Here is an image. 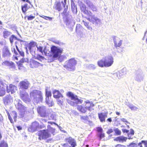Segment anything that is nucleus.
I'll list each match as a JSON object with an SVG mask.
<instances>
[{
	"label": "nucleus",
	"mask_w": 147,
	"mask_h": 147,
	"mask_svg": "<svg viewBox=\"0 0 147 147\" xmlns=\"http://www.w3.org/2000/svg\"><path fill=\"white\" fill-rule=\"evenodd\" d=\"M88 10L85 5H82L80 7L82 12V16L83 18L87 19L89 22L93 24L97 25L100 23V20L97 17H95L94 15L90 11H92L93 12H97V10L96 7L93 4L89 7Z\"/></svg>",
	"instance_id": "f257e3e1"
},
{
	"label": "nucleus",
	"mask_w": 147,
	"mask_h": 147,
	"mask_svg": "<svg viewBox=\"0 0 147 147\" xmlns=\"http://www.w3.org/2000/svg\"><path fill=\"white\" fill-rule=\"evenodd\" d=\"M67 96L69 98H70L71 100L69 99L66 100L67 103L72 106H75L76 105L78 104H82L83 100L80 99H79L78 96L74 94L73 93L71 92H68L66 94Z\"/></svg>",
	"instance_id": "f03ea898"
},
{
	"label": "nucleus",
	"mask_w": 147,
	"mask_h": 147,
	"mask_svg": "<svg viewBox=\"0 0 147 147\" xmlns=\"http://www.w3.org/2000/svg\"><path fill=\"white\" fill-rule=\"evenodd\" d=\"M113 59L111 56L106 57L104 59H101L97 62L98 65L100 67H108L111 66L113 63Z\"/></svg>",
	"instance_id": "7ed1b4c3"
},
{
	"label": "nucleus",
	"mask_w": 147,
	"mask_h": 147,
	"mask_svg": "<svg viewBox=\"0 0 147 147\" xmlns=\"http://www.w3.org/2000/svg\"><path fill=\"white\" fill-rule=\"evenodd\" d=\"M31 98L35 102H42L43 100V94L41 91L34 90L30 93Z\"/></svg>",
	"instance_id": "20e7f679"
},
{
	"label": "nucleus",
	"mask_w": 147,
	"mask_h": 147,
	"mask_svg": "<svg viewBox=\"0 0 147 147\" xmlns=\"http://www.w3.org/2000/svg\"><path fill=\"white\" fill-rule=\"evenodd\" d=\"M85 103L86 104H89L90 106L87 107L83 106L81 105H77L76 108L80 112L83 113H86L88 109L89 111L93 110L92 107L94 106V105L92 102L88 101V102H86Z\"/></svg>",
	"instance_id": "39448f33"
},
{
	"label": "nucleus",
	"mask_w": 147,
	"mask_h": 147,
	"mask_svg": "<svg viewBox=\"0 0 147 147\" xmlns=\"http://www.w3.org/2000/svg\"><path fill=\"white\" fill-rule=\"evenodd\" d=\"M16 107L17 109L19 111L21 117H24L28 112L27 107L22 104V102L20 100L18 101Z\"/></svg>",
	"instance_id": "423d86ee"
},
{
	"label": "nucleus",
	"mask_w": 147,
	"mask_h": 147,
	"mask_svg": "<svg viewBox=\"0 0 147 147\" xmlns=\"http://www.w3.org/2000/svg\"><path fill=\"white\" fill-rule=\"evenodd\" d=\"M39 140H46L51 137V134L47 129H43L37 132Z\"/></svg>",
	"instance_id": "0eeeda50"
},
{
	"label": "nucleus",
	"mask_w": 147,
	"mask_h": 147,
	"mask_svg": "<svg viewBox=\"0 0 147 147\" xmlns=\"http://www.w3.org/2000/svg\"><path fill=\"white\" fill-rule=\"evenodd\" d=\"M77 63V61L74 58H71L68 60V64L64 65L63 67L69 71H73L75 70V66Z\"/></svg>",
	"instance_id": "6e6552de"
},
{
	"label": "nucleus",
	"mask_w": 147,
	"mask_h": 147,
	"mask_svg": "<svg viewBox=\"0 0 147 147\" xmlns=\"http://www.w3.org/2000/svg\"><path fill=\"white\" fill-rule=\"evenodd\" d=\"M51 49V51L54 58H59L63 51L62 49L59 48L55 46H52Z\"/></svg>",
	"instance_id": "1a4fd4ad"
},
{
	"label": "nucleus",
	"mask_w": 147,
	"mask_h": 147,
	"mask_svg": "<svg viewBox=\"0 0 147 147\" xmlns=\"http://www.w3.org/2000/svg\"><path fill=\"white\" fill-rule=\"evenodd\" d=\"M37 111L39 115L42 117H45L48 115L46 107L42 106H38L37 108Z\"/></svg>",
	"instance_id": "9d476101"
},
{
	"label": "nucleus",
	"mask_w": 147,
	"mask_h": 147,
	"mask_svg": "<svg viewBox=\"0 0 147 147\" xmlns=\"http://www.w3.org/2000/svg\"><path fill=\"white\" fill-rule=\"evenodd\" d=\"M7 113L8 118L11 123H13L14 122L16 121L17 113L16 111H12L10 113L7 111Z\"/></svg>",
	"instance_id": "9b49d317"
},
{
	"label": "nucleus",
	"mask_w": 147,
	"mask_h": 147,
	"mask_svg": "<svg viewBox=\"0 0 147 147\" xmlns=\"http://www.w3.org/2000/svg\"><path fill=\"white\" fill-rule=\"evenodd\" d=\"M20 95L21 99L25 103H28L30 102V98L26 92L21 91L20 93Z\"/></svg>",
	"instance_id": "f8f14e48"
},
{
	"label": "nucleus",
	"mask_w": 147,
	"mask_h": 147,
	"mask_svg": "<svg viewBox=\"0 0 147 147\" xmlns=\"http://www.w3.org/2000/svg\"><path fill=\"white\" fill-rule=\"evenodd\" d=\"M30 84L27 80L22 81L19 83L20 88L23 90H27L30 87Z\"/></svg>",
	"instance_id": "ddd939ff"
},
{
	"label": "nucleus",
	"mask_w": 147,
	"mask_h": 147,
	"mask_svg": "<svg viewBox=\"0 0 147 147\" xmlns=\"http://www.w3.org/2000/svg\"><path fill=\"white\" fill-rule=\"evenodd\" d=\"M61 3L62 4L64 8L61 14L64 17L67 16L69 15L70 10H68V5H67L65 7L67 4V0H63V1H62Z\"/></svg>",
	"instance_id": "4468645a"
},
{
	"label": "nucleus",
	"mask_w": 147,
	"mask_h": 147,
	"mask_svg": "<svg viewBox=\"0 0 147 147\" xmlns=\"http://www.w3.org/2000/svg\"><path fill=\"white\" fill-rule=\"evenodd\" d=\"M11 55L10 51L8 47H5L2 50V56L4 58H9Z\"/></svg>",
	"instance_id": "2eb2a0df"
},
{
	"label": "nucleus",
	"mask_w": 147,
	"mask_h": 147,
	"mask_svg": "<svg viewBox=\"0 0 147 147\" xmlns=\"http://www.w3.org/2000/svg\"><path fill=\"white\" fill-rule=\"evenodd\" d=\"M6 90L7 93L11 92V94L15 93L17 90V87L12 84H9V86L6 84Z\"/></svg>",
	"instance_id": "dca6fc26"
},
{
	"label": "nucleus",
	"mask_w": 147,
	"mask_h": 147,
	"mask_svg": "<svg viewBox=\"0 0 147 147\" xmlns=\"http://www.w3.org/2000/svg\"><path fill=\"white\" fill-rule=\"evenodd\" d=\"M6 84L0 80V96H3L6 94Z\"/></svg>",
	"instance_id": "f3484780"
},
{
	"label": "nucleus",
	"mask_w": 147,
	"mask_h": 147,
	"mask_svg": "<svg viewBox=\"0 0 147 147\" xmlns=\"http://www.w3.org/2000/svg\"><path fill=\"white\" fill-rule=\"evenodd\" d=\"M43 65L33 59H31L30 61V66L32 68H37L40 66H42Z\"/></svg>",
	"instance_id": "a211bd4d"
},
{
	"label": "nucleus",
	"mask_w": 147,
	"mask_h": 147,
	"mask_svg": "<svg viewBox=\"0 0 147 147\" xmlns=\"http://www.w3.org/2000/svg\"><path fill=\"white\" fill-rule=\"evenodd\" d=\"M12 98L10 94L6 95L3 98V102L5 105H8L12 102Z\"/></svg>",
	"instance_id": "6ab92c4d"
},
{
	"label": "nucleus",
	"mask_w": 147,
	"mask_h": 147,
	"mask_svg": "<svg viewBox=\"0 0 147 147\" xmlns=\"http://www.w3.org/2000/svg\"><path fill=\"white\" fill-rule=\"evenodd\" d=\"M3 66H7L9 67L10 69H15L16 68V66L14 63L12 62H9L7 60H5L2 63Z\"/></svg>",
	"instance_id": "aec40b11"
},
{
	"label": "nucleus",
	"mask_w": 147,
	"mask_h": 147,
	"mask_svg": "<svg viewBox=\"0 0 147 147\" xmlns=\"http://www.w3.org/2000/svg\"><path fill=\"white\" fill-rule=\"evenodd\" d=\"M97 131L98 132L97 136L101 140L102 138L105 137V134L103 132V129L101 127H98L96 128Z\"/></svg>",
	"instance_id": "412c9836"
},
{
	"label": "nucleus",
	"mask_w": 147,
	"mask_h": 147,
	"mask_svg": "<svg viewBox=\"0 0 147 147\" xmlns=\"http://www.w3.org/2000/svg\"><path fill=\"white\" fill-rule=\"evenodd\" d=\"M98 116L100 121L101 122H105V118L107 117V113H98Z\"/></svg>",
	"instance_id": "4be33fe9"
},
{
	"label": "nucleus",
	"mask_w": 147,
	"mask_h": 147,
	"mask_svg": "<svg viewBox=\"0 0 147 147\" xmlns=\"http://www.w3.org/2000/svg\"><path fill=\"white\" fill-rule=\"evenodd\" d=\"M31 125L35 129H36V131L38 129H41L45 127L46 126V125L43 124H42L40 125L39 123L36 121L33 122Z\"/></svg>",
	"instance_id": "5701e85b"
},
{
	"label": "nucleus",
	"mask_w": 147,
	"mask_h": 147,
	"mask_svg": "<svg viewBox=\"0 0 147 147\" xmlns=\"http://www.w3.org/2000/svg\"><path fill=\"white\" fill-rule=\"evenodd\" d=\"M31 125L35 129H36V131L38 129H41L45 127L46 126V125L43 124H42L40 125L39 123L36 121L33 122Z\"/></svg>",
	"instance_id": "b1692460"
},
{
	"label": "nucleus",
	"mask_w": 147,
	"mask_h": 147,
	"mask_svg": "<svg viewBox=\"0 0 147 147\" xmlns=\"http://www.w3.org/2000/svg\"><path fill=\"white\" fill-rule=\"evenodd\" d=\"M65 142L69 143L72 147H75L76 145V143L75 140L71 137H69L66 138Z\"/></svg>",
	"instance_id": "393cba45"
},
{
	"label": "nucleus",
	"mask_w": 147,
	"mask_h": 147,
	"mask_svg": "<svg viewBox=\"0 0 147 147\" xmlns=\"http://www.w3.org/2000/svg\"><path fill=\"white\" fill-rule=\"evenodd\" d=\"M53 97L55 98H59L63 97L62 94L59 91L57 90H54L53 92Z\"/></svg>",
	"instance_id": "a878e982"
},
{
	"label": "nucleus",
	"mask_w": 147,
	"mask_h": 147,
	"mask_svg": "<svg viewBox=\"0 0 147 147\" xmlns=\"http://www.w3.org/2000/svg\"><path fill=\"white\" fill-rule=\"evenodd\" d=\"M53 8L56 10L60 11L62 9L61 4L60 2L57 1L55 3Z\"/></svg>",
	"instance_id": "bb28decb"
},
{
	"label": "nucleus",
	"mask_w": 147,
	"mask_h": 147,
	"mask_svg": "<svg viewBox=\"0 0 147 147\" xmlns=\"http://www.w3.org/2000/svg\"><path fill=\"white\" fill-rule=\"evenodd\" d=\"M127 139V138L123 136L117 137L114 139V140L115 141L119 142H125Z\"/></svg>",
	"instance_id": "cd10ccee"
},
{
	"label": "nucleus",
	"mask_w": 147,
	"mask_h": 147,
	"mask_svg": "<svg viewBox=\"0 0 147 147\" xmlns=\"http://www.w3.org/2000/svg\"><path fill=\"white\" fill-rule=\"evenodd\" d=\"M36 45V43L34 41L30 42L27 45V47L30 51L32 50L33 47Z\"/></svg>",
	"instance_id": "c85d7f7f"
},
{
	"label": "nucleus",
	"mask_w": 147,
	"mask_h": 147,
	"mask_svg": "<svg viewBox=\"0 0 147 147\" xmlns=\"http://www.w3.org/2000/svg\"><path fill=\"white\" fill-rule=\"evenodd\" d=\"M30 8L31 7L27 3L21 6L22 11L24 14H25L26 11Z\"/></svg>",
	"instance_id": "c756f323"
},
{
	"label": "nucleus",
	"mask_w": 147,
	"mask_h": 147,
	"mask_svg": "<svg viewBox=\"0 0 147 147\" xmlns=\"http://www.w3.org/2000/svg\"><path fill=\"white\" fill-rule=\"evenodd\" d=\"M45 102L49 107H52L54 105L53 100L51 98H46Z\"/></svg>",
	"instance_id": "7c9ffc66"
},
{
	"label": "nucleus",
	"mask_w": 147,
	"mask_h": 147,
	"mask_svg": "<svg viewBox=\"0 0 147 147\" xmlns=\"http://www.w3.org/2000/svg\"><path fill=\"white\" fill-rule=\"evenodd\" d=\"M83 28L80 24L77 25L76 28V32L77 34H80L82 33Z\"/></svg>",
	"instance_id": "2f4dec72"
},
{
	"label": "nucleus",
	"mask_w": 147,
	"mask_h": 147,
	"mask_svg": "<svg viewBox=\"0 0 147 147\" xmlns=\"http://www.w3.org/2000/svg\"><path fill=\"white\" fill-rule=\"evenodd\" d=\"M71 9L72 12L74 13H76L77 12L76 6L75 4L74 1H71Z\"/></svg>",
	"instance_id": "473e14b6"
},
{
	"label": "nucleus",
	"mask_w": 147,
	"mask_h": 147,
	"mask_svg": "<svg viewBox=\"0 0 147 147\" xmlns=\"http://www.w3.org/2000/svg\"><path fill=\"white\" fill-rule=\"evenodd\" d=\"M37 48V51H38L39 52L41 53L42 54L43 53H44L45 55H46L47 53V51H46V48H45L43 50V47L41 46H36Z\"/></svg>",
	"instance_id": "72a5a7b5"
},
{
	"label": "nucleus",
	"mask_w": 147,
	"mask_h": 147,
	"mask_svg": "<svg viewBox=\"0 0 147 147\" xmlns=\"http://www.w3.org/2000/svg\"><path fill=\"white\" fill-rule=\"evenodd\" d=\"M114 46L116 48L120 47L122 44V40H120L117 41V40H115L114 41Z\"/></svg>",
	"instance_id": "f704fd0d"
},
{
	"label": "nucleus",
	"mask_w": 147,
	"mask_h": 147,
	"mask_svg": "<svg viewBox=\"0 0 147 147\" xmlns=\"http://www.w3.org/2000/svg\"><path fill=\"white\" fill-rule=\"evenodd\" d=\"M11 33L7 31H5L3 32V36L5 38H8L11 34Z\"/></svg>",
	"instance_id": "c9c22d12"
},
{
	"label": "nucleus",
	"mask_w": 147,
	"mask_h": 147,
	"mask_svg": "<svg viewBox=\"0 0 147 147\" xmlns=\"http://www.w3.org/2000/svg\"><path fill=\"white\" fill-rule=\"evenodd\" d=\"M0 147H8V145L5 141L2 140L0 142Z\"/></svg>",
	"instance_id": "e433bc0d"
},
{
	"label": "nucleus",
	"mask_w": 147,
	"mask_h": 147,
	"mask_svg": "<svg viewBox=\"0 0 147 147\" xmlns=\"http://www.w3.org/2000/svg\"><path fill=\"white\" fill-rule=\"evenodd\" d=\"M18 42H15L16 47V48L17 50L19 52L20 55L21 56H22V57H24V52L23 51H20V50L19 49L18 47V45H17V44H18Z\"/></svg>",
	"instance_id": "4c0bfd02"
},
{
	"label": "nucleus",
	"mask_w": 147,
	"mask_h": 147,
	"mask_svg": "<svg viewBox=\"0 0 147 147\" xmlns=\"http://www.w3.org/2000/svg\"><path fill=\"white\" fill-rule=\"evenodd\" d=\"M35 15L32 16V15H30L29 16H25L24 17V18L25 19L27 18L28 20H31L34 19L35 18Z\"/></svg>",
	"instance_id": "58836bf2"
},
{
	"label": "nucleus",
	"mask_w": 147,
	"mask_h": 147,
	"mask_svg": "<svg viewBox=\"0 0 147 147\" xmlns=\"http://www.w3.org/2000/svg\"><path fill=\"white\" fill-rule=\"evenodd\" d=\"M82 22H83L84 25L87 27V28L88 29L90 30H92V28L89 25V23L88 22H86L84 20H83Z\"/></svg>",
	"instance_id": "ea45409f"
},
{
	"label": "nucleus",
	"mask_w": 147,
	"mask_h": 147,
	"mask_svg": "<svg viewBox=\"0 0 147 147\" xmlns=\"http://www.w3.org/2000/svg\"><path fill=\"white\" fill-rule=\"evenodd\" d=\"M45 58L40 55L39 54H37L36 56L35 57L36 59H38L39 61H41L42 60H43Z\"/></svg>",
	"instance_id": "a19ab883"
},
{
	"label": "nucleus",
	"mask_w": 147,
	"mask_h": 147,
	"mask_svg": "<svg viewBox=\"0 0 147 147\" xmlns=\"http://www.w3.org/2000/svg\"><path fill=\"white\" fill-rule=\"evenodd\" d=\"M17 39V38L14 35H12L9 38V40L11 43L12 44L13 42V40H14Z\"/></svg>",
	"instance_id": "79ce46f5"
},
{
	"label": "nucleus",
	"mask_w": 147,
	"mask_h": 147,
	"mask_svg": "<svg viewBox=\"0 0 147 147\" xmlns=\"http://www.w3.org/2000/svg\"><path fill=\"white\" fill-rule=\"evenodd\" d=\"M46 98H51V92L50 91L47 90L46 91Z\"/></svg>",
	"instance_id": "37998d69"
},
{
	"label": "nucleus",
	"mask_w": 147,
	"mask_h": 147,
	"mask_svg": "<svg viewBox=\"0 0 147 147\" xmlns=\"http://www.w3.org/2000/svg\"><path fill=\"white\" fill-rule=\"evenodd\" d=\"M28 131L31 132H33L36 131L34 127L31 125L28 128Z\"/></svg>",
	"instance_id": "c03bdc74"
},
{
	"label": "nucleus",
	"mask_w": 147,
	"mask_h": 147,
	"mask_svg": "<svg viewBox=\"0 0 147 147\" xmlns=\"http://www.w3.org/2000/svg\"><path fill=\"white\" fill-rule=\"evenodd\" d=\"M114 131H115V133L117 135H119L121 134V131L117 128L114 129Z\"/></svg>",
	"instance_id": "a18cd8bd"
},
{
	"label": "nucleus",
	"mask_w": 147,
	"mask_h": 147,
	"mask_svg": "<svg viewBox=\"0 0 147 147\" xmlns=\"http://www.w3.org/2000/svg\"><path fill=\"white\" fill-rule=\"evenodd\" d=\"M80 119L82 120L87 121L88 120V117L87 116H82L81 117Z\"/></svg>",
	"instance_id": "49530a36"
},
{
	"label": "nucleus",
	"mask_w": 147,
	"mask_h": 147,
	"mask_svg": "<svg viewBox=\"0 0 147 147\" xmlns=\"http://www.w3.org/2000/svg\"><path fill=\"white\" fill-rule=\"evenodd\" d=\"M85 2L88 5L89 7L92 4H93L89 0H86Z\"/></svg>",
	"instance_id": "de8ad7c7"
},
{
	"label": "nucleus",
	"mask_w": 147,
	"mask_h": 147,
	"mask_svg": "<svg viewBox=\"0 0 147 147\" xmlns=\"http://www.w3.org/2000/svg\"><path fill=\"white\" fill-rule=\"evenodd\" d=\"M40 17L46 20L49 19V20H51L52 19V18L44 16H41Z\"/></svg>",
	"instance_id": "09e8293b"
},
{
	"label": "nucleus",
	"mask_w": 147,
	"mask_h": 147,
	"mask_svg": "<svg viewBox=\"0 0 147 147\" xmlns=\"http://www.w3.org/2000/svg\"><path fill=\"white\" fill-rule=\"evenodd\" d=\"M47 127L49 129V131H52V133H53L55 131V129L51 127L50 125H48Z\"/></svg>",
	"instance_id": "8fccbe9b"
},
{
	"label": "nucleus",
	"mask_w": 147,
	"mask_h": 147,
	"mask_svg": "<svg viewBox=\"0 0 147 147\" xmlns=\"http://www.w3.org/2000/svg\"><path fill=\"white\" fill-rule=\"evenodd\" d=\"M136 146V143H131L128 146V147H134Z\"/></svg>",
	"instance_id": "3c124183"
},
{
	"label": "nucleus",
	"mask_w": 147,
	"mask_h": 147,
	"mask_svg": "<svg viewBox=\"0 0 147 147\" xmlns=\"http://www.w3.org/2000/svg\"><path fill=\"white\" fill-rule=\"evenodd\" d=\"M113 130L112 129H109L107 131V133L108 134H110L113 132Z\"/></svg>",
	"instance_id": "603ef678"
},
{
	"label": "nucleus",
	"mask_w": 147,
	"mask_h": 147,
	"mask_svg": "<svg viewBox=\"0 0 147 147\" xmlns=\"http://www.w3.org/2000/svg\"><path fill=\"white\" fill-rule=\"evenodd\" d=\"M16 63L18 66H22V65L23 63H22V62H21L20 61L18 62H16Z\"/></svg>",
	"instance_id": "864d4df0"
},
{
	"label": "nucleus",
	"mask_w": 147,
	"mask_h": 147,
	"mask_svg": "<svg viewBox=\"0 0 147 147\" xmlns=\"http://www.w3.org/2000/svg\"><path fill=\"white\" fill-rule=\"evenodd\" d=\"M142 142L144 144L145 147H147V141L142 140Z\"/></svg>",
	"instance_id": "5fc2aeb1"
},
{
	"label": "nucleus",
	"mask_w": 147,
	"mask_h": 147,
	"mask_svg": "<svg viewBox=\"0 0 147 147\" xmlns=\"http://www.w3.org/2000/svg\"><path fill=\"white\" fill-rule=\"evenodd\" d=\"M129 108L131 110H134L137 109V107H136L134 106H130Z\"/></svg>",
	"instance_id": "6e6d98bb"
},
{
	"label": "nucleus",
	"mask_w": 147,
	"mask_h": 147,
	"mask_svg": "<svg viewBox=\"0 0 147 147\" xmlns=\"http://www.w3.org/2000/svg\"><path fill=\"white\" fill-rule=\"evenodd\" d=\"M115 147H125V146L120 144H117L115 145Z\"/></svg>",
	"instance_id": "4d7b16f0"
},
{
	"label": "nucleus",
	"mask_w": 147,
	"mask_h": 147,
	"mask_svg": "<svg viewBox=\"0 0 147 147\" xmlns=\"http://www.w3.org/2000/svg\"><path fill=\"white\" fill-rule=\"evenodd\" d=\"M122 131L123 133H128L129 132V130L125 129H122Z\"/></svg>",
	"instance_id": "13d9d810"
},
{
	"label": "nucleus",
	"mask_w": 147,
	"mask_h": 147,
	"mask_svg": "<svg viewBox=\"0 0 147 147\" xmlns=\"http://www.w3.org/2000/svg\"><path fill=\"white\" fill-rule=\"evenodd\" d=\"M121 121H122L123 122H126L127 123H128L126 119L125 118H123L121 119Z\"/></svg>",
	"instance_id": "bf43d9fd"
},
{
	"label": "nucleus",
	"mask_w": 147,
	"mask_h": 147,
	"mask_svg": "<svg viewBox=\"0 0 147 147\" xmlns=\"http://www.w3.org/2000/svg\"><path fill=\"white\" fill-rule=\"evenodd\" d=\"M20 61L21 62H22V63H23L24 62H26L25 59L24 58H22V59H21Z\"/></svg>",
	"instance_id": "052dcab7"
},
{
	"label": "nucleus",
	"mask_w": 147,
	"mask_h": 147,
	"mask_svg": "<svg viewBox=\"0 0 147 147\" xmlns=\"http://www.w3.org/2000/svg\"><path fill=\"white\" fill-rule=\"evenodd\" d=\"M42 122H44L45 123H46L47 122V120L46 119H41V120L40 121V123H42Z\"/></svg>",
	"instance_id": "680f3d73"
},
{
	"label": "nucleus",
	"mask_w": 147,
	"mask_h": 147,
	"mask_svg": "<svg viewBox=\"0 0 147 147\" xmlns=\"http://www.w3.org/2000/svg\"><path fill=\"white\" fill-rule=\"evenodd\" d=\"M21 0L23 2L26 1L28 3L30 4L31 5V3L29 1V0Z\"/></svg>",
	"instance_id": "e2e57ef3"
},
{
	"label": "nucleus",
	"mask_w": 147,
	"mask_h": 147,
	"mask_svg": "<svg viewBox=\"0 0 147 147\" xmlns=\"http://www.w3.org/2000/svg\"><path fill=\"white\" fill-rule=\"evenodd\" d=\"M134 134V131L131 129H130V134L131 135H133Z\"/></svg>",
	"instance_id": "0e129e2a"
},
{
	"label": "nucleus",
	"mask_w": 147,
	"mask_h": 147,
	"mask_svg": "<svg viewBox=\"0 0 147 147\" xmlns=\"http://www.w3.org/2000/svg\"><path fill=\"white\" fill-rule=\"evenodd\" d=\"M13 59L14 60H18V59L17 57L15 56H13Z\"/></svg>",
	"instance_id": "69168bd1"
},
{
	"label": "nucleus",
	"mask_w": 147,
	"mask_h": 147,
	"mask_svg": "<svg viewBox=\"0 0 147 147\" xmlns=\"http://www.w3.org/2000/svg\"><path fill=\"white\" fill-rule=\"evenodd\" d=\"M107 121L108 122H111L112 121V120L111 118L110 117V118H108L107 119Z\"/></svg>",
	"instance_id": "338daca9"
},
{
	"label": "nucleus",
	"mask_w": 147,
	"mask_h": 147,
	"mask_svg": "<svg viewBox=\"0 0 147 147\" xmlns=\"http://www.w3.org/2000/svg\"><path fill=\"white\" fill-rule=\"evenodd\" d=\"M143 143L142 142V141L141 142L139 143L138 144V146H139L140 147H143L142 144Z\"/></svg>",
	"instance_id": "774afa93"
}]
</instances>
